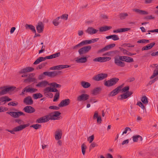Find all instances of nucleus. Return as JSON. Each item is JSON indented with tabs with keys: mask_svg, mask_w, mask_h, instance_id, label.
<instances>
[{
	"mask_svg": "<svg viewBox=\"0 0 158 158\" xmlns=\"http://www.w3.org/2000/svg\"><path fill=\"white\" fill-rule=\"evenodd\" d=\"M127 56H117L114 58V63L117 66L123 67L125 66V63L122 61H126Z\"/></svg>",
	"mask_w": 158,
	"mask_h": 158,
	"instance_id": "1",
	"label": "nucleus"
},
{
	"mask_svg": "<svg viewBox=\"0 0 158 158\" xmlns=\"http://www.w3.org/2000/svg\"><path fill=\"white\" fill-rule=\"evenodd\" d=\"M16 88L15 87L10 86L8 87L5 86L0 87V89H2L0 91V96L2 95L7 94L8 93H10L13 91Z\"/></svg>",
	"mask_w": 158,
	"mask_h": 158,
	"instance_id": "2",
	"label": "nucleus"
},
{
	"mask_svg": "<svg viewBox=\"0 0 158 158\" xmlns=\"http://www.w3.org/2000/svg\"><path fill=\"white\" fill-rule=\"evenodd\" d=\"M118 80V78L114 77L107 81H105L104 85L108 87L112 86L115 85Z\"/></svg>",
	"mask_w": 158,
	"mask_h": 158,
	"instance_id": "3",
	"label": "nucleus"
},
{
	"mask_svg": "<svg viewBox=\"0 0 158 158\" xmlns=\"http://www.w3.org/2000/svg\"><path fill=\"white\" fill-rule=\"evenodd\" d=\"M29 125V123H27L23 125H19L14 128L12 130H10L9 132L13 134H15V132L21 131L26 127H28Z\"/></svg>",
	"mask_w": 158,
	"mask_h": 158,
	"instance_id": "4",
	"label": "nucleus"
},
{
	"mask_svg": "<svg viewBox=\"0 0 158 158\" xmlns=\"http://www.w3.org/2000/svg\"><path fill=\"white\" fill-rule=\"evenodd\" d=\"M38 90L36 89L33 88L31 85H29L26 87L22 91L20 95H23L25 94V92H30L32 93L36 92Z\"/></svg>",
	"mask_w": 158,
	"mask_h": 158,
	"instance_id": "5",
	"label": "nucleus"
},
{
	"mask_svg": "<svg viewBox=\"0 0 158 158\" xmlns=\"http://www.w3.org/2000/svg\"><path fill=\"white\" fill-rule=\"evenodd\" d=\"M91 49V47L88 45L80 48L78 51L79 54L80 56H83V54L88 53Z\"/></svg>",
	"mask_w": 158,
	"mask_h": 158,
	"instance_id": "6",
	"label": "nucleus"
},
{
	"mask_svg": "<svg viewBox=\"0 0 158 158\" xmlns=\"http://www.w3.org/2000/svg\"><path fill=\"white\" fill-rule=\"evenodd\" d=\"M106 73H101L93 77V79L96 81H99L104 79L107 77Z\"/></svg>",
	"mask_w": 158,
	"mask_h": 158,
	"instance_id": "7",
	"label": "nucleus"
},
{
	"mask_svg": "<svg viewBox=\"0 0 158 158\" xmlns=\"http://www.w3.org/2000/svg\"><path fill=\"white\" fill-rule=\"evenodd\" d=\"M6 113L15 118H19L21 115H25L21 111L17 112L14 111L8 112H6Z\"/></svg>",
	"mask_w": 158,
	"mask_h": 158,
	"instance_id": "8",
	"label": "nucleus"
},
{
	"mask_svg": "<svg viewBox=\"0 0 158 158\" xmlns=\"http://www.w3.org/2000/svg\"><path fill=\"white\" fill-rule=\"evenodd\" d=\"M60 114L61 113L59 111H54L50 114L51 119L54 120L59 119Z\"/></svg>",
	"mask_w": 158,
	"mask_h": 158,
	"instance_id": "9",
	"label": "nucleus"
},
{
	"mask_svg": "<svg viewBox=\"0 0 158 158\" xmlns=\"http://www.w3.org/2000/svg\"><path fill=\"white\" fill-rule=\"evenodd\" d=\"M89 95L86 94H82L78 96L77 98V100L78 101H85L89 98Z\"/></svg>",
	"mask_w": 158,
	"mask_h": 158,
	"instance_id": "10",
	"label": "nucleus"
},
{
	"mask_svg": "<svg viewBox=\"0 0 158 158\" xmlns=\"http://www.w3.org/2000/svg\"><path fill=\"white\" fill-rule=\"evenodd\" d=\"M12 100V99L9 98L7 96H4L0 98V106L2 105L5 104L6 102Z\"/></svg>",
	"mask_w": 158,
	"mask_h": 158,
	"instance_id": "11",
	"label": "nucleus"
},
{
	"mask_svg": "<svg viewBox=\"0 0 158 158\" xmlns=\"http://www.w3.org/2000/svg\"><path fill=\"white\" fill-rule=\"evenodd\" d=\"M81 56V57L80 58L77 57L75 61L77 63H85L86 62L87 60V59L88 57L84 56Z\"/></svg>",
	"mask_w": 158,
	"mask_h": 158,
	"instance_id": "12",
	"label": "nucleus"
},
{
	"mask_svg": "<svg viewBox=\"0 0 158 158\" xmlns=\"http://www.w3.org/2000/svg\"><path fill=\"white\" fill-rule=\"evenodd\" d=\"M23 102L26 105H31L33 103V100L30 96L25 98L23 99Z\"/></svg>",
	"mask_w": 158,
	"mask_h": 158,
	"instance_id": "13",
	"label": "nucleus"
},
{
	"mask_svg": "<svg viewBox=\"0 0 158 158\" xmlns=\"http://www.w3.org/2000/svg\"><path fill=\"white\" fill-rule=\"evenodd\" d=\"M70 100L69 99H66L61 101L59 104L58 106L60 107H63L68 105L70 103Z\"/></svg>",
	"mask_w": 158,
	"mask_h": 158,
	"instance_id": "14",
	"label": "nucleus"
},
{
	"mask_svg": "<svg viewBox=\"0 0 158 158\" xmlns=\"http://www.w3.org/2000/svg\"><path fill=\"white\" fill-rule=\"evenodd\" d=\"M26 112L28 113H32L35 111V109L32 107L30 106H25L23 109Z\"/></svg>",
	"mask_w": 158,
	"mask_h": 158,
	"instance_id": "15",
	"label": "nucleus"
},
{
	"mask_svg": "<svg viewBox=\"0 0 158 158\" xmlns=\"http://www.w3.org/2000/svg\"><path fill=\"white\" fill-rule=\"evenodd\" d=\"M122 86L121 85L117 87V88L112 91L109 94V96H113L116 95L120 90Z\"/></svg>",
	"mask_w": 158,
	"mask_h": 158,
	"instance_id": "16",
	"label": "nucleus"
},
{
	"mask_svg": "<svg viewBox=\"0 0 158 158\" xmlns=\"http://www.w3.org/2000/svg\"><path fill=\"white\" fill-rule=\"evenodd\" d=\"M49 83H48V81L44 80L39 82L38 84L36 85V87L39 88L44 87L48 85H49Z\"/></svg>",
	"mask_w": 158,
	"mask_h": 158,
	"instance_id": "17",
	"label": "nucleus"
},
{
	"mask_svg": "<svg viewBox=\"0 0 158 158\" xmlns=\"http://www.w3.org/2000/svg\"><path fill=\"white\" fill-rule=\"evenodd\" d=\"M43 92L44 95L46 97H49L50 98H52L53 97V94L50 93L48 87L44 89Z\"/></svg>",
	"mask_w": 158,
	"mask_h": 158,
	"instance_id": "18",
	"label": "nucleus"
},
{
	"mask_svg": "<svg viewBox=\"0 0 158 158\" xmlns=\"http://www.w3.org/2000/svg\"><path fill=\"white\" fill-rule=\"evenodd\" d=\"M36 27L37 32L39 33H40L43 31L44 27V25L42 22H40L38 23Z\"/></svg>",
	"mask_w": 158,
	"mask_h": 158,
	"instance_id": "19",
	"label": "nucleus"
},
{
	"mask_svg": "<svg viewBox=\"0 0 158 158\" xmlns=\"http://www.w3.org/2000/svg\"><path fill=\"white\" fill-rule=\"evenodd\" d=\"M98 31V30L95 29L92 27H88L85 31V32L88 34L92 35L97 33Z\"/></svg>",
	"mask_w": 158,
	"mask_h": 158,
	"instance_id": "20",
	"label": "nucleus"
},
{
	"mask_svg": "<svg viewBox=\"0 0 158 158\" xmlns=\"http://www.w3.org/2000/svg\"><path fill=\"white\" fill-rule=\"evenodd\" d=\"M34 70V69L31 67H27L21 69L20 71V73H25L32 72Z\"/></svg>",
	"mask_w": 158,
	"mask_h": 158,
	"instance_id": "21",
	"label": "nucleus"
},
{
	"mask_svg": "<svg viewBox=\"0 0 158 158\" xmlns=\"http://www.w3.org/2000/svg\"><path fill=\"white\" fill-rule=\"evenodd\" d=\"M62 135V131L60 130H58L56 131L55 133V138L56 140H59L61 138Z\"/></svg>",
	"mask_w": 158,
	"mask_h": 158,
	"instance_id": "22",
	"label": "nucleus"
},
{
	"mask_svg": "<svg viewBox=\"0 0 158 158\" xmlns=\"http://www.w3.org/2000/svg\"><path fill=\"white\" fill-rule=\"evenodd\" d=\"M106 39H111L114 41L118 40L119 39L118 36L116 35H112L106 36Z\"/></svg>",
	"mask_w": 158,
	"mask_h": 158,
	"instance_id": "23",
	"label": "nucleus"
},
{
	"mask_svg": "<svg viewBox=\"0 0 158 158\" xmlns=\"http://www.w3.org/2000/svg\"><path fill=\"white\" fill-rule=\"evenodd\" d=\"M129 30L130 28H120L117 29L116 30H113V32L114 33H120L122 32L127 31H129Z\"/></svg>",
	"mask_w": 158,
	"mask_h": 158,
	"instance_id": "24",
	"label": "nucleus"
},
{
	"mask_svg": "<svg viewBox=\"0 0 158 158\" xmlns=\"http://www.w3.org/2000/svg\"><path fill=\"white\" fill-rule=\"evenodd\" d=\"M81 85L84 88H87L90 86V84L88 82H86L85 81H82L81 82Z\"/></svg>",
	"mask_w": 158,
	"mask_h": 158,
	"instance_id": "25",
	"label": "nucleus"
},
{
	"mask_svg": "<svg viewBox=\"0 0 158 158\" xmlns=\"http://www.w3.org/2000/svg\"><path fill=\"white\" fill-rule=\"evenodd\" d=\"M133 141L134 142H137L138 140L140 141H142L143 140L142 137L139 135H136L132 137Z\"/></svg>",
	"mask_w": 158,
	"mask_h": 158,
	"instance_id": "26",
	"label": "nucleus"
},
{
	"mask_svg": "<svg viewBox=\"0 0 158 158\" xmlns=\"http://www.w3.org/2000/svg\"><path fill=\"white\" fill-rule=\"evenodd\" d=\"M112 28L111 26H105L100 27L99 30L101 32L109 30Z\"/></svg>",
	"mask_w": 158,
	"mask_h": 158,
	"instance_id": "27",
	"label": "nucleus"
},
{
	"mask_svg": "<svg viewBox=\"0 0 158 158\" xmlns=\"http://www.w3.org/2000/svg\"><path fill=\"white\" fill-rule=\"evenodd\" d=\"M25 27L26 29L29 28L33 32L36 33V30L35 27L32 25L26 24L25 25Z\"/></svg>",
	"mask_w": 158,
	"mask_h": 158,
	"instance_id": "28",
	"label": "nucleus"
},
{
	"mask_svg": "<svg viewBox=\"0 0 158 158\" xmlns=\"http://www.w3.org/2000/svg\"><path fill=\"white\" fill-rule=\"evenodd\" d=\"M46 60L45 57H39L34 63V64H39L40 62L44 61Z\"/></svg>",
	"mask_w": 158,
	"mask_h": 158,
	"instance_id": "29",
	"label": "nucleus"
},
{
	"mask_svg": "<svg viewBox=\"0 0 158 158\" xmlns=\"http://www.w3.org/2000/svg\"><path fill=\"white\" fill-rule=\"evenodd\" d=\"M101 89L99 87H97L94 89L92 91V94L93 95H96L98 94Z\"/></svg>",
	"mask_w": 158,
	"mask_h": 158,
	"instance_id": "30",
	"label": "nucleus"
},
{
	"mask_svg": "<svg viewBox=\"0 0 158 158\" xmlns=\"http://www.w3.org/2000/svg\"><path fill=\"white\" fill-rule=\"evenodd\" d=\"M43 97V95L40 93H37L33 95V97L35 99H37L39 98H41Z\"/></svg>",
	"mask_w": 158,
	"mask_h": 158,
	"instance_id": "31",
	"label": "nucleus"
},
{
	"mask_svg": "<svg viewBox=\"0 0 158 158\" xmlns=\"http://www.w3.org/2000/svg\"><path fill=\"white\" fill-rule=\"evenodd\" d=\"M49 85L51 86L53 88H60L61 86V85L57 84L55 82L49 83Z\"/></svg>",
	"mask_w": 158,
	"mask_h": 158,
	"instance_id": "32",
	"label": "nucleus"
},
{
	"mask_svg": "<svg viewBox=\"0 0 158 158\" xmlns=\"http://www.w3.org/2000/svg\"><path fill=\"white\" fill-rule=\"evenodd\" d=\"M141 101L144 104H147L148 102V98L145 96H143L141 98Z\"/></svg>",
	"mask_w": 158,
	"mask_h": 158,
	"instance_id": "33",
	"label": "nucleus"
},
{
	"mask_svg": "<svg viewBox=\"0 0 158 158\" xmlns=\"http://www.w3.org/2000/svg\"><path fill=\"white\" fill-rule=\"evenodd\" d=\"M110 49V48H109V46H108V45H107L104 48H103L102 49L99 50L98 51V53H100L102 52H103L109 50Z\"/></svg>",
	"mask_w": 158,
	"mask_h": 158,
	"instance_id": "34",
	"label": "nucleus"
},
{
	"mask_svg": "<svg viewBox=\"0 0 158 158\" xmlns=\"http://www.w3.org/2000/svg\"><path fill=\"white\" fill-rule=\"evenodd\" d=\"M60 18V17H58L53 20L52 23L54 26H57L59 25L60 22H58V20H59Z\"/></svg>",
	"mask_w": 158,
	"mask_h": 158,
	"instance_id": "35",
	"label": "nucleus"
},
{
	"mask_svg": "<svg viewBox=\"0 0 158 158\" xmlns=\"http://www.w3.org/2000/svg\"><path fill=\"white\" fill-rule=\"evenodd\" d=\"M86 146L84 143H83L81 146V151L82 154L83 155H84L85 154L86 149Z\"/></svg>",
	"mask_w": 158,
	"mask_h": 158,
	"instance_id": "36",
	"label": "nucleus"
},
{
	"mask_svg": "<svg viewBox=\"0 0 158 158\" xmlns=\"http://www.w3.org/2000/svg\"><path fill=\"white\" fill-rule=\"evenodd\" d=\"M127 16L128 14L127 13H121L120 14V18L121 19H123Z\"/></svg>",
	"mask_w": 158,
	"mask_h": 158,
	"instance_id": "37",
	"label": "nucleus"
},
{
	"mask_svg": "<svg viewBox=\"0 0 158 158\" xmlns=\"http://www.w3.org/2000/svg\"><path fill=\"white\" fill-rule=\"evenodd\" d=\"M111 59V57H101V62H104L109 61Z\"/></svg>",
	"mask_w": 158,
	"mask_h": 158,
	"instance_id": "38",
	"label": "nucleus"
},
{
	"mask_svg": "<svg viewBox=\"0 0 158 158\" xmlns=\"http://www.w3.org/2000/svg\"><path fill=\"white\" fill-rule=\"evenodd\" d=\"M61 73V72L60 71H54L51 72V77H54L58 75H59L60 73Z\"/></svg>",
	"mask_w": 158,
	"mask_h": 158,
	"instance_id": "39",
	"label": "nucleus"
},
{
	"mask_svg": "<svg viewBox=\"0 0 158 158\" xmlns=\"http://www.w3.org/2000/svg\"><path fill=\"white\" fill-rule=\"evenodd\" d=\"M81 47H82V46L81 44V43H80L78 44H77L72 46L71 48V49L74 50H77L78 48H80Z\"/></svg>",
	"mask_w": 158,
	"mask_h": 158,
	"instance_id": "40",
	"label": "nucleus"
},
{
	"mask_svg": "<svg viewBox=\"0 0 158 158\" xmlns=\"http://www.w3.org/2000/svg\"><path fill=\"white\" fill-rule=\"evenodd\" d=\"M15 121V123H18V124L19 125H23V124L24 123V122L22 120L19 118L16 119Z\"/></svg>",
	"mask_w": 158,
	"mask_h": 158,
	"instance_id": "41",
	"label": "nucleus"
},
{
	"mask_svg": "<svg viewBox=\"0 0 158 158\" xmlns=\"http://www.w3.org/2000/svg\"><path fill=\"white\" fill-rule=\"evenodd\" d=\"M43 118L44 123L48 122L50 119H51V117L50 115L43 117Z\"/></svg>",
	"mask_w": 158,
	"mask_h": 158,
	"instance_id": "42",
	"label": "nucleus"
},
{
	"mask_svg": "<svg viewBox=\"0 0 158 158\" xmlns=\"http://www.w3.org/2000/svg\"><path fill=\"white\" fill-rule=\"evenodd\" d=\"M41 125L39 124H33L30 126V127H33L35 129L37 130L41 127Z\"/></svg>",
	"mask_w": 158,
	"mask_h": 158,
	"instance_id": "43",
	"label": "nucleus"
},
{
	"mask_svg": "<svg viewBox=\"0 0 158 158\" xmlns=\"http://www.w3.org/2000/svg\"><path fill=\"white\" fill-rule=\"evenodd\" d=\"M82 46L84 45L90 44V42L89 40H84L80 42Z\"/></svg>",
	"mask_w": 158,
	"mask_h": 158,
	"instance_id": "44",
	"label": "nucleus"
},
{
	"mask_svg": "<svg viewBox=\"0 0 158 158\" xmlns=\"http://www.w3.org/2000/svg\"><path fill=\"white\" fill-rule=\"evenodd\" d=\"M59 92L56 93L54 96L53 101L54 102L56 101L57 100L59 99Z\"/></svg>",
	"mask_w": 158,
	"mask_h": 158,
	"instance_id": "45",
	"label": "nucleus"
},
{
	"mask_svg": "<svg viewBox=\"0 0 158 158\" xmlns=\"http://www.w3.org/2000/svg\"><path fill=\"white\" fill-rule=\"evenodd\" d=\"M137 105L140 107L142 109L144 110L145 109V107L143 104L140 102H137Z\"/></svg>",
	"mask_w": 158,
	"mask_h": 158,
	"instance_id": "46",
	"label": "nucleus"
},
{
	"mask_svg": "<svg viewBox=\"0 0 158 158\" xmlns=\"http://www.w3.org/2000/svg\"><path fill=\"white\" fill-rule=\"evenodd\" d=\"M94 139V135H92L91 136L89 137L88 139V140L89 141V143H91L93 141Z\"/></svg>",
	"mask_w": 158,
	"mask_h": 158,
	"instance_id": "47",
	"label": "nucleus"
},
{
	"mask_svg": "<svg viewBox=\"0 0 158 158\" xmlns=\"http://www.w3.org/2000/svg\"><path fill=\"white\" fill-rule=\"evenodd\" d=\"M18 103L17 102H9L8 104V106H16L18 105Z\"/></svg>",
	"mask_w": 158,
	"mask_h": 158,
	"instance_id": "48",
	"label": "nucleus"
},
{
	"mask_svg": "<svg viewBox=\"0 0 158 158\" xmlns=\"http://www.w3.org/2000/svg\"><path fill=\"white\" fill-rule=\"evenodd\" d=\"M49 108L50 109H53V110H59L60 108L59 106H50L49 107Z\"/></svg>",
	"mask_w": 158,
	"mask_h": 158,
	"instance_id": "49",
	"label": "nucleus"
},
{
	"mask_svg": "<svg viewBox=\"0 0 158 158\" xmlns=\"http://www.w3.org/2000/svg\"><path fill=\"white\" fill-rule=\"evenodd\" d=\"M127 58H126V62L130 63L134 61L133 59L132 58L127 56Z\"/></svg>",
	"mask_w": 158,
	"mask_h": 158,
	"instance_id": "50",
	"label": "nucleus"
},
{
	"mask_svg": "<svg viewBox=\"0 0 158 158\" xmlns=\"http://www.w3.org/2000/svg\"><path fill=\"white\" fill-rule=\"evenodd\" d=\"M98 146V145L96 143L94 142H93L91 143L90 144V145L89 147L90 149H91L95 147H97Z\"/></svg>",
	"mask_w": 158,
	"mask_h": 158,
	"instance_id": "51",
	"label": "nucleus"
},
{
	"mask_svg": "<svg viewBox=\"0 0 158 158\" xmlns=\"http://www.w3.org/2000/svg\"><path fill=\"white\" fill-rule=\"evenodd\" d=\"M68 15L67 14H63L60 17V18L61 19H65V20H67L68 19Z\"/></svg>",
	"mask_w": 158,
	"mask_h": 158,
	"instance_id": "52",
	"label": "nucleus"
},
{
	"mask_svg": "<svg viewBox=\"0 0 158 158\" xmlns=\"http://www.w3.org/2000/svg\"><path fill=\"white\" fill-rule=\"evenodd\" d=\"M36 122L37 123H44V121H43V117H42L39 118L36 120Z\"/></svg>",
	"mask_w": 158,
	"mask_h": 158,
	"instance_id": "53",
	"label": "nucleus"
},
{
	"mask_svg": "<svg viewBox=\"0 0 158 158\" xmlns=\"http://www.w3.org/2000/svg\"><path fill=\"white\" fill-rule=\"evenodd\" d=\"M119 49L121 52H122L124 54L126 55L128 51L125 49L121 47L119 48Z\"/></svg>",
	"mask_w": 158,
	"mask_h": 158,
	"instance_id": "54",
	"label": "nucleus"
},
{
	"mask_svg": "<svg viewBox=\"0 0 158 158\" xmlns=\"http://www.w3.org/2000/svg\"><path fill=\"white\" fill-rule=\"evenodd\" d=\"M151 48V47L149 46V45H147L146 46H144V47H143L142 49V51L146 50H147L150 49Z\"/></svg>",
	"mask_w": 158,
	"mask_h": 158,
	"instance_id": "55",
	"label": "nucleus"
},
{
	"mask_svg": "<svg viewBox=\"0 0 158 158\" xmlns=\"http://www.w3.org/2000/svg\"><path fill=\"white\" fill-rule=\"evenodd\" d=\"M101 57H98L94 59L93 61L94 62H101Z\"/></svg>",
	"mask_w": 158,
	"mask_h": 158,
	"instance_id": "56",
	"label": "nucleus"
},
{
	"mask_svg": "<svg viewBox=\"0 0 158 158\" xmlns=\"http://www.w3.org/2000/svg\"><path fill=\"white\" fill-rule=\"evenodd\" d=\"M60 52H57L56 53L52 54L53 58H54L56 57H58L60 56Z\"/></svg>",
	"mask_w": 158,
	"mask_h": 158,
	"instance_id": "57",
	"label": "nucleus"
},
{
	"mask_svg": "<svg viewBox=\"0 0 158 158\" xmlns=\"http://www.w3.org/2000/svg\"><path fill=\"white\" fill-rule=\"evenodd\" d=\"M51 72H46L43 73V74L49 77H51Z\"/></svg>",
	"mask_w": 158,
	"mask_h": 158,
	"instance_id": "58",
	"label": "nucleus"
},
{
	"mask_svg": "<svg viewBox=\"0 0 158 158\" xmlns=\"http://www.w3.org/2000/svg\"><path fill=\"white\" fill-rule=\"evenodd\" d=\"M47 64V63L45 62V63H42L41 64L39 65L38 66V67L37 68V69L38 68L39 69H41L42 68L44 67V66H45Z\"/></svg>",
	"mask_w": 158,
	"mask_h": 158,
	"instance_id": "59",
	"label": "nucleus"
},
{
	"mask_svg": "<svg viewBox=\"0 0 158 158\" xmlns=\"http://www.w3.org/2000/svg\"><path fill=\"white\" fill-rule=\"evenodd\" d=\"M99 116L98 115V112L97 111H95L94 115V119L97 118Z\"/></svg>",
	"mask_w": 158,
	"mask_h": 158,
	"instance_id": "60",
	"label": "nucleus"
},
{
	"mask_svg": "<svg viewBox=\"0 0 158 158\" xmlns=\"http://www.w3.org/2000/svg\"><path fill=\"white\" fill-rule=\"evenodd\" d=\"M99 40V38H96L92 39L89 40L90 44L94 43L95 42H97Z\"/></svg>",
	"mask_w": 158,
	"mask_h": 158,
	"instance_id": "61",
	"label": "nucleus"
},
{
	"mask_svg": "<svg viewBox=\"0 0 158 158\" xmlns=\"http://www.w3.org/2000/svg\"><path fill=\"white\" fill-rule=\"evenodd\" d=\"M121 99H125L128 98V96L126 94H123L121 95Z\"/></svg>",
	"mask_w": 158,
	"mask_h": 158,
	"instance_id": "62",
	"label": "nucleus"
},
{
	"mask_svg": "<svg viewBox=\"0 0 158 158\" xmlns=\"http://www.w3.org/2000/svg\"><path fill=\"white\" fill-rule=\"evenodd\" d=\"M144 19H154V17H153L152 15L147 16L145 17Z\"/></svg>",
	"mask_w": 158,
	"mask_h": 158,
	"instance_id": "63",
	"label": "nucleus"
},
{
	"mask_svg": "<svg viewBox=\"0 0 158 158\" xmlns=\"http://www.w3.org/2000/svg\"><path fill=\"white\" fill-rule=\"evenodd\" d=\"M113 53V51H109L106 52L105 54H103V56L107 55L108 56H110Z\"/></svg>",
	"mask_w": 158,
	"mask_h": 158,
	"instance_id": "64",
	"label": "nucleus"
}]
</instances>
